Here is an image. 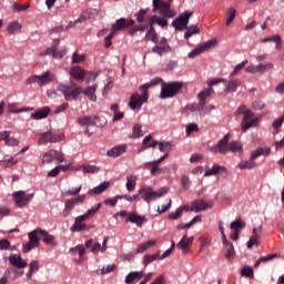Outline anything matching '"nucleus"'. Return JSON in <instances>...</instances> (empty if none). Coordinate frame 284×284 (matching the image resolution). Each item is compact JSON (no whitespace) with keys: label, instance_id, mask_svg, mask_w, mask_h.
Here are the masks:
<instances>
[{"label":"nucleus","instance_id":"obj_1","mask_svg":"<svg viewBox=\"0 0 284 284\" xmlns=\"http://www.w3.org/2000/svg\"><path fill=\"white\" fill-rule=\"evenodd\" d=\"M57 90L63 94L67 101H77V99H79L83 92V88L77 85V83L72 81L69 84L59 83L57 85Z\"/></svg>","mask_w":284,"mask_h":284},{"label":"nucleus","instance_id":"obj_2","mask_svg":"<svg viewBox=\"0 0 284 284\" xmlns=\"http://www.w3.org/2000/svg\"><path fill=\"white\" fill-rule=\"evenodd\" d=\"M270 152H271L270 148L260 146L251 153L248 161L240 162L237 164V168L240 170H254V168H256V163L254 161H256L258 156H270Z\"/></svg>","mask_w":284,"mask_h":284},{"label":"nucleus","instance_id":"obj_3","mask_svg":"<svg viewBox=\"0 0 284 284\" xmlns=\"http://www.w3.org/2000/svg\"><path fill=\"white\" fill-rule=\"evenodd\" d=\"M139 194H141L145 203H152V201H156V199H161V196L168 194V189L162 187L159 192H156L151 186H142L139 190Z\"/></svg>","mask_w":284,"mask_h":284},{"label":"nucleus","instance_id":"obj_4","mask_svg":"<svg viewBox=\"0 0 284 284\" xmlns=\"http://www.w3.org/2000/svg\"><path fill=\"white\" fill-rule=\"evenodd\" d=\"M183 90V82H169L162 84L160 99H172Z\"/></svg>","mask_w":284,"mask_h":284},{"label":"nucleus","instance_id":"obj_5","mask_svg":"<svg viewBox=\"0 0 284 284\" xmlns=\"http://www.w3.org/2000/svg\"><path fill=\"white\" fill-rule=\"evenodd\" d=\"M160 11L164 19H174L176 11L172 10V3L163 0H153V12Z\"/></svg>","mask_w":284,"mask_h":284},{"label":"nucleus","instance_id":"obj_6","mask_svg":"<svg viewBox=\"0 0 284 284\" xmlns=\"http://www.w3.org/2000/svg\"><path fill=\"white\" fill-rule=\"evenodd\" d=\"M114 216H126L125 223H134L139 227H143V223H148V219L143 215H139L136 212L128 213V211H120L119 213H115Z\"/></svg>","mask_w":284,"mask_h":284},{"label":"nucleus","instance_id":"obj_7","mask_svg":"<svg viewBox=\"0 0 284 284\" xmlns=\"http://www.w3.org/2000/svg\"><path fill=\"white\" fill-rule=\"evenodd\" d=\"M192 14L193 13L190 11H184L175 20H173V28H175V30L180 32H182V30H185L187 28V23H190V17H192Z\"/></svg>","mask_w":284,"mask_h":284},{"label":"nucleus","instance_id":"obj_8","mask_svg":"<svg viewBox=\"0 0 284 284\" xmlns=\"http://www.w3.org/2000/svg\"><path fill=\"white\" fill-rule=\"evenodd\" d=\"M211 152L214 154H227L230 152V133H226L223 139L219 140L217 144L211 148Z\"/></svg>","mask_w":284,"mask_h":284},{"label":"nucleus","instance_id":"obj_9","mask_svg":"<svg viewBox=\"0 0 284 284\" xmlns=\"http://www.w3.org/2000/svg\"><path fill=\"white\" fill-rule=\"evenodd\" d=\"M31 199H34V193L27 194L23 191H18L13 193V201L17 207H26L30 203Z\"/></svg>","mask_w":284,"mask_h":284},{"label":"nucleus","instance_id":"obj_10","mask_svg":"<svg viewBox=\"0 0 284 284\" xmlns=\"http://www.w3.org/2000/svg\"><path fill=\"white\" fill-rule=\"evenodd\" d=\"M256 123H258V119H254V113L250 110H246L241 122L242 132H247V130H250V128H254Z\"/></svg>","mask_w":284,"mask_h":284},{"label":"nucleus","instance_id":"obj_11","mask_svg":"<svg viewBox=\"0 0 284 284\" xmlns=\"http://www.w3.org/2000/svg\"><path fill=\"white\" fill-rule=\"evenodd\" d=\"M214 45H216V40H209L200 44L189 53V59H196V57L203 54V52H207V50H210Z\"/></svg>","mask_w":284,"mask_h":284},{"label":"nucleus","instance_id":"obj_12","mask_svg":"<svg viewBox=\"0 0 284 284\" xmlns=\"http://www.w3.org/2000/svg\"><path fill=\"white\" fill-rule=\"evenodd\" d=\"M63 134H55L52 132L41 133L38 145H43L45 143H59L63 139Z\"/></svg>","mask_w":284,"mask_h":284},{"label":"nucleus","instance_id":"obj_13","mask_svg":"<svg viewBox=\"0 0 284 284\" xmlns=\"http://www.w3.org/2000/svg\"><path fill=\"white\" fill-rule=\"evenodd\" d=\"M33 232H36V237L39 239V243L43 241L45 245H53V247H55L57 241L54 240V236L49 234L45 230L36 229Z\"/></svg>","mask_w":284,"mask_h":284},{"label":"nucleus","instance_id":"obj_14","mask_svg":"<svg viewBox=\"0 0 284 284\" xmlns=\"http://www.w3.org/2000/svg\"><path fill=\"white\" fill-rule=\"evenodd\" d=\"M52 161H58V163H63V153L57 151V150H50L49 152L44 153L42 155V163L48 164L51 163Z\"/></svg>","mask_w":284,"mask_h":284},{"label":"nucleus","instance_id":"obj_15","mask_svg":"<svg viewBox=\"0 0 284 284\" xmlns=\"http://www.w3.org/2000/svg\"><path fill=\"white\" fill-rule=\"evenodd\" d=\"M68 54V48L62 47L60 50L57 51L53 47H49L45 52L40 53V57H53V59H63Z\"/></svg>","mask_w":284,"mask_h":284},{"label":"nucleus","instance_id":"obj_16","mask_svg":"<svg viewBox=\"0 0 284 284\" xmlns=\"http://www.w3.org/2000/svg\"><path fill=\"white\" fill-rule=\"evenodd\" d=\"M29 242L23 244L22 251L28 254L33 247H39V237H37V232L31 231L29 234Z\"/></svg>","mask_w":284,"mask_h":284},{"label":"nucleus","instance_id":"obj_17","mask_svg":"<svg viewBox=\"0 0 284 284\" xmlns=\"http://www.w3.org/2000/svg\"><path fill=\"white\" fill-rule=\"evenodd\" d=\"M212 207H214V203L203 199L196 200L192 204V210H194V212H203L205 210H212Z\"/></svg>","mask_w":284,"mask_h":284},{"label":"nucleus","instance_id":"obj_18","mask_svg":"<svg viewBox=\"0 0 284 284\" xmlns=\"http://www.w3.org/2000/svg\"><path fill=\"white\" fill-rule=\"evenodd\" d=\"M131 26H134V20H132V19L126 20L125 18H121V19H118L116 23H114L111 27V30L115 34L119 30H125L126 28H130Z\"/></svg>","mask_w":284,"mask_h":284},{"label":"nucleus","instance_id":"obj_19","mask_svg":"<svg viewBox=\"0 0 284 284\" xmlns=\"http://www.w3.org/2000/svg\"><path fill=\"white\" fill-rule=\"evenodd\" d=\"M87 74L88 72L81 67H73L70 70V77H72V79H74L75 81H85Z\"/></svg>","mask_w":284,"mask_h":284},{"label":"nucleus","instance_id":"obj_20","mask_svg":"<svg viewBox=\"0 0 284 284\" xmlns=\"http://www.w3.org/2000/svg\"><path fill=\"white\" fill-rule=\"evenodd\" d=\"M126 150H128L126 144H120V145H116V146L110 149L106 152V156H110L112 159H116L118 156H121V154H125Z\"/></svg>","mask_w":284,"mask_h":284},{"label":"nucleus","instance_id":"obj_21","mask_svg":"<svg viewBox=\"0 0 284 284\" xmlns=\"http://www.w3.org/2000/svg\"><path fill=\"white\" fill-rule=\"evenodd\" d=\"M85 201V195H80L75 199H69L64 202L65 209L64 212H67V214H70V212H72V209L74 207V205H77V203H83Z\"/></svg>","mask_w":284,"mask_h":284},{"label":"nucleus","instance_id":"obj_22","mask_svg":"<svg viewBox=\"0 0 284 284\" xmlns=\"http://www.w3.org/2000/svg\"><path fill=\"white\" fill-rule=\"evenodd\" d=\"M145 102L146 101H144L143 95H139V93H135L130 98L129 108H131L132 110H136L141 108V105H143V103Z\"/></svg>","mask_w":284,"mask_h":284},{"label":"nucleus","instance_id":"obj_23","mask_svg":"<svg viewBox=\"0 0 284 284\" xmlns=\"http://www.w3.org/2000/svg\"><path fill=\"white\" fill-rule=\"evenodd\" d=\"M9 263L14 267H18L19 270H23V267H28V263L23 261V257H21V255H10Z\"/></svg>","mask_w":284,"mask_h":284},{"label":"nucleus","instance_id":"obj_24","mask_svg":"<svg viewBox=\"0 0 284 284\" xmlns=\"http://www.w3.org/2000/svg\"><path fill=\"white\" fill-rule=\"evenodd\" d=\"M161 81L162 80L160 78H155V79L151 80L150 82L140 85V90H142V92H143L142 95H143L144 101H148V90L150 88H153V85H159V83H161Z\"/></svg>","mask_w":284,"mask_h":284},{"label":"nucleus","instance_id":"obj_25","mask_svg":"<svg viewBox=\"0 0 284 284\" xmlns=\"http://www.w3.org/2000/svg\"><path fill=\"white\" fill-rule=\"evenodd\" d=\"M48 114H50V108L44 106L32 113L31 119H33L34 121H41V119H48Z\"/></svg>","mask_w":284,"mask_h":284},{"label":"nucleus","instance_id":"obj_26","mask_svg":"<svg viewBox=\"0 0 284 284\" xmlns=\"http://www.w3.org/2000/svg\"><path fill=\"white\" fill-rule=\"evenodd\" d=\"M98 88H99L98 84L87 87L85 89H82V94H84V97H89L90 101L97 102L95 92H97Z\"/></svg>","mask_w":284,"mask_h":284},{"label":"nucleus","instance_id":"obj_27","mask_svg":"<svg viewBox=\"0 0 284 284\" xmlns=\"http://www.w3.org/2000/svg\"><path fill=\"white\" fill-rule=\"evenodd\" d=\"M92 227H94V225H88L83 222L75 220L73 225L71 226V232H88Z\"/></svg>","mask_w":284,"mask_h":284},{"label":"nucleus","instance_id":"obj_28","mask_svg":"<svg viewBox=\"0 0 284 284\" xmlns=\"http://www.w3.org/2000/svg\"><path fill=\"white\" fill-rule=\"evenodd\" d=\"M54 81V74L50 71H45L41 75H38V85H45V83H51Z\"/></svg>","mask_w":284,"mask_h":284},{"label":"nucleus","instance_id":"obj_29","mask_svg":"<svg viewBox=\"0 0 284 284\" xmlns=\"http://www.w3.org/2000/svg\"><path fill=\"white\" fill-rule=\"evenodd\" d=\"M156 245V240H150L142 244H139L135 252L136 254H143V252H146V250H150V247H154Z\"/></svg>","mask_w":284,"mask_h":284},{"label":"nucleus","instance_id":"obj_30","mask_svg":"<svg viewBox=\"0 0 284 284\" xmlns=\"http://www.w3.org/2000/svg\"><path fill=\"white\" fill-rule=\"evenodd\" d=\"M143 278V271L140 272H131L125 277L126 284H133L134 281H141Z\"/></svg>","mask_w":284,"mask_h":284},{"label":"nucleus","instance_id":"obj_31","mask_svg":"<svg viewBox=\"0 0 284 284\" xmlns=\"http://www.w3.org/2000/svg\"><path fill=\"white\" fill-rule=\"evenodd\" d=\"M192 237H187V235H184L181 241L176 244L178 250H183L184 252H187V247L192 245Z\"/></svg>","mask_w":284,"mask_h":284},{"label":"nucleus","instance_id":"obj_32","mask_svg":"<svg viewBox=\"0 0 284 284\" xmlns=\"http://www.w3.org/2000/svg\"><path fill=\"white\" fill-rule=\"evenodd\" d=\"M241 83H242V82H241V80H239V79L230 80V81L225 84V90H226V92H236V90H239Z\"/></svg>","mask_w":284,"mask_h":284},{"label":"nucleus","instance_id":"obj_33","mask_svg":"<svg viewBox=\"0 0 284 284\" xmlns=\"http://www.w3.org/2000/svg\"><path fill=\"white\" fill-rule=\"evenodd\" d=\"M139 178L136 175H128L126 176V184L125 187L128 190V192H134V190L136 189V180Z\"/></svg>","mask_w":284,"mask_h":284},{"label":"nucleus","instance_id":"obj_34","mask_svg":"<svg viewBox=\"0 0 284 284\" xmlns=\"http://www.w3.org/2000/svg\"><path fill=\"white\" fill-rule=\"evenodd\" d=\"M77 123H79V125H97V121H94V116L92 115L80 116Z\"/></svg>","mask_w":284,"mask_h":284},{"label":"nucleus","instance_id":"obj_35","mask_svg":"<svg viewBox=\"0 0 284 284\" xmlns=\"http://www.w3.org/2000/svg\"><path fill=\"white\" fill-rule=\"evenodd\" d=\"M223 245L226 247L225 258H227V261H232V258L236 256V253L234 252V244L227 241V243H223Z\"/></svg>","mask_w":284,"mask_h":284},{"label":"nucleus","instance_id":"obj_36","mask_svg":"<svg viewBox=\"0 0 284 284\" xmlns=\"http://www.w3.org/2000/svg\"><path fill=\"white\" fill-rule=\"evenodd\" d=\"M184 210H185V211L190 210V206L184 205V206L178 207L174 213H170V214H169V219H170L171 221H176V219H181V216H183V211H184Z\"/></svg>","mask_w":284,"mask_h":284},{"label":"nucleus","instance_id":"obj_37","mask_svg":"<svg viewBox=\"0 0 284 284\" xmlns=\"http://www.w3.org/2000/svg\"><path fill=\"white\" fill-rule=\"evenodd\" d=\"M108 187H110V182H103L94 189L90 190L89 194H103Z\"/></svg>","mask_w":284,"mask_h":284},{"label":"nucleus","instance_id":"obj_38","mask_svg":"<svg viewBox=\"0 0 284 284\" xmlns=\"http://www.w3.org/2000/svg\"><path fill=\"white\" fill-rule=\"evenodd\" d=\"M172 49L170 48V44H164V45H155L152 48V52H154V54H159V57H163V54H165V52H170Z\"/></svg>","mask_w":284,"mask_h":284},{"label":"nucleus","instance_id":"obj_39","mask_svg":"<svg viewBox=\"0 0 284 284\" xmlns=\"http://www.w3.org/2000/svg\"><path fill=\"white\" fill-rule=\"evenodd\" d=\"M185 33H184V39H190V37H193V34H200L201 30H199V27L196 26H186L185 28Z\"/></svg>","mask_w":284,"mask_h":284},{"label":"nucleus","instance_id":"obj_40","mask_svg":"<svg viewBox=\"0 0 284 284\" xmlns=\"http://www.w3.org/2000/svg\"><path fill=\"white\" fill-rule=\"evenodd\" d=\"M154 23L161 26V28L168 27V20H165V18H159L158 16H152L150 18V26H154Z\"/></svg>","mask_w":284,"mask_h":284},{"label":"nucleus","instance_id":"obj_41","mask_svg":"<svg viewBox=\"0 0 284 284\" xmlns=\"http://www.w3.org/2000/svg\"><path fill=\"white\" fill-rule=\"evenodd\" d=\"M146 39L150 41H153V43H158L159 41V36L156 34V30H154V24H150V29L146 32Z\"/></svg>","mask_w":284,"mask_h":284},{"label":"nucleus","instance_id":"obj_42","mask_svg":"<svg viewBox=\"0 0 284 284\" xmlns=\"http://www.w3.org/2000/svg\"><path fill=\"white\" fill-rule=\"evenodd\" d=\"M212 94H214V89L209 87L197 94V99H200V101H205V99H207V97H212Z\"/></svg>","mask_w":284,"mask_h":284},{"label":"nucleus","instance_id":"obj_43","mask_svg":"<svg viewBox=\"0 0 284 284\" xmlns=\"http://www.w3.org/2000/svg\"><path fill=\"white\" fill-rule=\"evenodd\" d=\"M221 170H225V166L214 164L211 170H207L204 173V176H216V174H219V172H221Z\"/></svg>","mask_w":284,"mask_h":284},{"label":"nucleus","instance_id":"obj_44","mask_svg":"<svg viewBox=\"0 0 284 284\" xmlns=\"http://www.w3.org/2000/svg\"><path fill=\"white\" fill-rule=\"evenodd\" d=\"M30 110H34V108H22L20 110H17V105H14L13 103L8 105V112H10L11 114H19L21 112H30Z\"/></svg>","mask_w":284,"mask_h":284},{"label":"nucleus","instance_id":"obj_45","mask_svg":"<svg viewBox=\"0 0 284 284\" xmlns=\"http://www.w3.org/2000/svg\"><path fill=\"white\" fill-rule=\"evenodd\" d=\"M229 152H243V144L239 141H232L229 143Z\"/></svg>","mask_w":284,"mask_h":284},{"label":"nucleus","instance_id":"obj_46","mask_svg":"<svg viewBox=\"0 0 284 284\" xmlns=\"http://www.w3.org/2000/svg\"><path fill=\"white\" fill-rule=\"evenodd\" d=\"M197 112H201V114H210V108L207 106L205 100H200V102L196 104Z\"/></svg>","mask_w":284,"mask_h":284},{"label":"nucleus","instance_id":"obj_47","mask_svg":"<svg viewBox=\"0 0 284 284\" xmlns=\"http://www.w3.org/2000/svg\"><path fill=\"white\" fill-rule=\"evenodd\" d=\"M241 276H244L245 278H254V270L252 268V266L242 267Z\"/></svg>","mask_w":284,"mask_h":284},{"label":"nucleus","instance_id":"obj_48","mask_svg":"<svg viewBox=\"0 0 284 284\" xmlns=\"http://www.w3.org/2000/svg\"><path fill=\"white\" fill-rule=\"evenodd\" d=\"M226 14H227V19L225 21V26H230L232 23V21H234V19L236 18V9L234 8H229L227 11H226Z\"/></svg>","mask_w":284,"mask_h":284},{"label":"nucleus","instance_id":"obj_49","mask_svg":"<svg viewBox=\"0 0 284 284\" xmlns=\"http://www.w3.org/2000/svg\"><path fill=\"white\" fill-rule=\"evenodd\" d=\"M82 170L87 174H97L101 169L97 165L84 164L82 165Z\"/></svg>","mask_w":284,"mask_h":284},{"label":"nucleus","instance_id":"obj_50","mask_svg":"<svg viewBox=\"0 0 284 284\" xmlns=\"http://www.w3.org/2000/svg\"><path fill=\"white\" fill-rule=\"evenodd\" d=\"M244 227H245V222L241 220H235L231 222V230H233L234 232H240V230H243Z\"/></svg>","mask_w":284,"mask_h":284},{"label":"nucleus","instance_id":"obj_51","mask_svg":"<svg viewBox=\"0 0 284 284\" xmlns=\"http://www.w3.org/2000/svg\"><path fill=\"white\" fill-rule=\"evenodd\" d=\"M152 169H151V174L152 176H159V174H165V172H168V168H159V165L156 164H151Z\"/></svg>","mask_w":284,"mask_h":284},{"label":"nucleus","instance_id":"obj_52","mask_svg":"<svg viewBox=\"0 0 284 284\" xmlns=\"http://www.w3.org/2000/svg\"><path fill=\"white\" fill-rule=\"evenodd\" d=\"M273 258H276V254L262 256L255 262L254 267H258V265H261V263H267L270 261H273Z\"/></svg>","mask_w":284,"mask_h":284},{"label":"nucleus","instance_id":"obj_53","mask_svg":"<svg viewBox=\"0 0 284 284\" xmlns=\"http://www.w3.org/2000/svg\"><path fill=\"white\" fill-rule=\"evenodd\" d=\"M265 70H274V63L268 62L266 64L261 63L257 65V72L260 74H264Z\"/></svg>","mask_w":284,"mask_h":284},{"label":"nucleus","instance_id":"obj_54","mask_svg":"<svg viewBox=\"0 0 284 284\" xmlns=\"http://www.w3.org/2000/svg\"><path fill=\"white\" fill-rule=\"evenodd\" d=\"M159 258V252L153 254V255H144L143 256V264L144 265H150V263H154Z\"/></svg>","mask_w":284,"mask_h":284},{"label":"nucleus","instance_id":"obj_55","mask_svg":"<svg viewBox=\"0 0 284 284\" xmlns=\"http://www.w3.org/2000/svg\"><path fill=\"white\" fill-rule=\"evenodd\" d=\"M7 30L10 34H14L17 30H21V24L18 21H13L8 26Z\"/></svg>","mask_w":284,"mask_h":284},{"label":"nucleus","instance_id":"obj_56","mask_svg":"<svg viewBox=\"0 0 284 284\" xmlns=\"http://www.w3.org/2000/svg\"><path fill=\"white\" fill-rule=\"evenodd\" d=\"M83 61H85V54H79L78 52L72 54L71 63H83Z\"/></svg>","mask_w":284,"mask_h":284},{"label":"nucleus","instance_id":"obj_57","mask_svg":"<svg viewBox=\"0 0 284 284\" xmlns=\"http://www.w3.org/2000/svg\"><path fill=\"white\" fill-rule=\"evenodd\" d=\"M148 30V26H135L129 30V34L134 37L135 32H145Z\"/></svg>","mask_w":284,"mask_h":284},{"label":"nucleus","instance_id":"obj_58","mask_svg":"<svg viewBox=\"0 0 284 284\" xmlns=\"http://www.w3.org/2000/svg\"><path fill=\"white\" fill-rule=\"evenodd\" d=\"M145 14H148V9H141L135 13L138 23H143V21H145Z\"/></svg>","mask_w":284,"mask_h":284},{"label":"nucleus","instance_id":"obj_59","mask_svg":"<svg viewBox=\"0 0 284 284\" xmlns=\"http://www.w3.org/2000/svg\"><path fill=\"white\" fill-rule=\"evenodd\" d=\"M254 245H258V234L251 236L246 243V246L248 247V250H252Z\"/></svg>","mask_w":284,"mask_h":284},{"label":"nucleus","instance_id":"obj_60","mask_svg":"<svg viewBox=\"0 0 284 284\" xmlns=\"http://www.w3.org/2000/svg\"><path fill=\"white\" fill-rule=\"evenodd\" d=\"M185 132H186V136H190L192 132H199V124L190 123L189 125H186Z\"/></svg>","mask_w":284,"mask_h":284},{"label":"nucleus","instance_id":"obj_61","mask_svg":"<svg viewBox=\"0 0 284 284\" xmlns=\"http://www.w3.org/2000/svg\"><path fill=\"white\" fill-rule=\"evenodd\" d=\"M143 136V131L141 130V124H135L133 126V139H141Z\"/></svg>","mask_w":284,"mask_h":284},{"label":"nucleus","instance_id":"obj_62","mask_svg":"<svg viewBox=\"0 0 284 284\" xmlns=\"http://www.w3.org/2000/svg\"><path fill=\"white\" fill-rule=\"evenodd\" d=\"M245 65H247V60H244L242 63L237 64L231 73V77H236V74L240 73Z\"/></svg>","mask_w":284,"mask_h":284},{"label":"nucleus","instance_id":"obj_63","mask_svg":"<svg viewBox=\"0 0 284 284\" xmlns=\"http://www.w3.org/2000/svg\"><path fill=\"white\" fill-rule=\"evenodd\" d=\"M159 148H160V152H170V150H172V143H170V142H160Z\"/></svg>","mask_w":284,"mask_h":284},{"label":"nucleus","instance_id":"obj_64","mask_svg":"<svg viewBox=\"0 0 284 284\" xmlns=\"http://www.w3.org/2000/svg\"><path fill=\"white\" fill-rule=\"evenodd\" d=\"M112 39H114V31H111V32L104 38V48H110V45H112Z\"/></svg>","mask_w":284,"mask_h":284}]
</instances>
